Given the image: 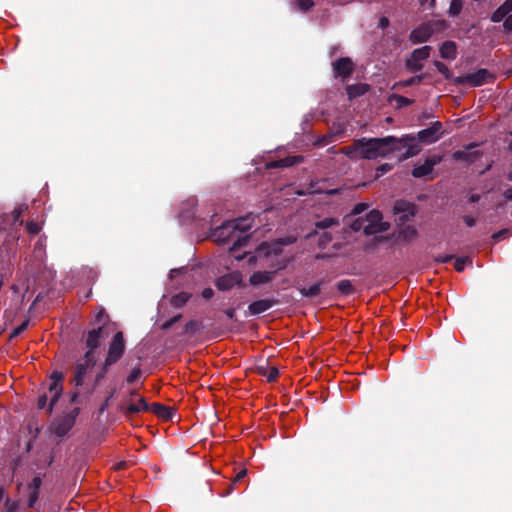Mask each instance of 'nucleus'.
<instances>
[{
  "label": "nucleus",
  "instance_id": "obj_44",
  "mask_svg": "<svg viewBox=\"0 0 512 512\" xmlns=\"http://www.w3.org/2000/svg\"><path fill=\"white\" fill-rule=\"evenodd\" d=\"M400 235L405 239V240H410V239H413L416 237L417 235V230L414 226H411V225H408V226H405L401 232H400Z\"/></svg>",
  "mask_w": 512,
  "mask_h": 512
},
{
  "label": "nucleus",
  "instance_id": "obj_16",
  "mask_svg": "<svg viewBox=\"0 0 512 512\" xmlns=\"http://www.w3.org/2000/svg\"><path fill=\"white\" fill-rule=\"evenodd\" d=\"M431 36L432 30H430V27L426 22L414 28L410 33L409 39L413 44H418L428 41Z\"/></svg>",
  "mask_w": 512,
  "mask_h": 512
},
{
  "label": "nucleus",
  "instance_id": "obj_15",
  "mask_svg": "<svg viewBox=\"0 0 512 512\" xmlns=\"http://www.w3.org/2000/svg\"><path fill=\"white\" fill-rule=\"evenodd\" d=\"M333 71L335 77L345 79L349 77L354 70V63L349 57H341L333 62Z\"/></svg>",
  "mask_w": 512,
  "mask_h": 512
},
{
  "label": "nucleus",
  "instance_id": "obj_7",
  "mask_svg": "<svg viewBox=\"0 0 512 512\" xmlns=\"http://www.w3.org/2000/svg\"><path fill=\"white\" fill-rule=\"evenodd\" d=\"M125 348L124 334L122 331H118L109 343L105 360L112 364H116L124 355Z\"/></svg>",
  "mask_w": 512,
  "mask_h": 512
},
{
  "label": "nucleus",
  "instance_id": "obj_38",
  "mask_svg": "<svg viewBox=\"0 0 512 512\" xmlns=\"http://www.w3.org/2000/svg\"><path fill=\"white\" fill-rule=\"evenodd\" d=\"M405 67L409 72L415 73L423 69V64L421 61H416L410 56L405 62Z\"/></svg>",
  "mask_w": 512,
  "mask_h": 512
},
{
  "label": "nucleus",
  "instance_id": "obj_33",
  "mask_svg": "<svg viewBox=\"0 0 512 512\" xmlns=\"http://www.w3.org/2000/svg\"><path fill=\"white\" fill-rule=\"evenodd\" d=\"M427 24L429 25L430 30H432V35L434 33L443 32L449 27V23L444 19L432 20L427 22Z\"/></svg>",
  "mask_w": 512,
  "mask_h": 512
},
{
  "label": "nucleus",
  "instance_id": "obj_20",
  "mask_svg": "<svg viewBox=\"0 0 512 512\" xmlns=\"http://www.w3.org/2000/svg\"><path fill=\"white\" fill-rule=\"evenodd\" d=\"M149 411L153 412L156 416L165 421L171 420L175 415V411L173 408L161 403L149 404Z\"/></svg>",
  "mask_w": 512,
  "mask_h": 512
},
{
  "label": "nucleus",
  "instance_id": "obj_27",
  "mask_svg": "<svg viewBox=\"0 0 512 512\" xmlns=\"http://www.w3.org/2000/svg\"><path fill=\"white\" fill-rule=\"evenodd\" d=\"M191 293L182 291L173 295L170 299V304L175 308L183 307L191 298Z\"/></svg>",
  "mask_w": 512,
  "mask_h": 512
},
{
  "label": "nucleus",
  "instance_id": "obj_22",
  "mask_svg": "<svg viewBox=\"0 0 512 512\" xmlns=\"http://www.w3.org/2000/svg\"><path fill=\"white\" fill-rule=\"evenodd\" d=\"M147 411H149V404L144 397H140L137 403H130L123 409V413L126 417Z\"/></svg>",
  "mask_w": 512,
  "mask_h": 512
},
{
  "label": "nucleus",
  "instance_id": "obj_36",
  "mask_svg": "<svg viewBox=\"0 0 512 512\" xmlns=\"http://www.w3.org/2000/svg\"><path fill=\"white\" fill-rule=\"evenodd\" d=\"M389 101L390 102H393V101L396 102L397 108L407 107V106H409V105H411L413 103L412 99H409L407 97H404V96L398 95V94H392L389 97Z\"/></svg>",
  "mask_w": 512,
  "mask_h": 512
},
{
  "label": "nucleus",
  "instance_id": "obj_31",
  "mask_svg": "<svg viewBox=\"0 0 512 512\" xmlns=\"http://www.w3.org/2000/svg\"><path fill=\"white\" fill-rule=\"evenodd\" d=\"M431 50L432 47L426 45L421 48L413 50L410 56L414 58V60L422 62L423 60H426L430 56Z\"/></svg>",
  "mask_w": 512,
  "mask_h": 512
},
{
  "label": "nucleus",
  "instance_id": "obj_40",
  "mask_svg": "<svg viewBox=\"0 0 512 512\" xmlns=\"http://www.w3.org/2000/svg\"><path fill=\"white\" fill-rule=\"evenodd\" d=\"M27 208L28 207L26 205H20V206L16 207L11 212L12 224H16V223H19L20 225L23 224V220L21 219V216L24 213V211L27 210Z\"/></svg>",
  "mask_w": 512,
  "mask_h": 512
},
{
  "label": "nucleus",
  "instance_id": "obj_19",
  "mask_svg": "<svg viewBox=\"0 0 512 512\" xmlns=\"http://www.w3.org/2000/svg\"><path fill=\"white\" fill-rule=\"evenodd\" d=\"M277 271H256L254 272L250 278L249 283L252 286H259L261 284H266L271 282L276 275Z\"/></svg>",
  "mask_w": 512,
  "mask_h": 512
},
{
  "label": "nucleus",
  "instance_id": "obj_59",
  "mask_svg": "<svg viewBox=\"0 0 512 512\" xmlns=\"http://www.w3.org/2000/svg\"><path fill=\"white\" fill-rule=\"evenodd\" d=\"M47 400H48V397L45 393L43 395L39 396L38 401H37V408L44 409L47 405Z\"/></svg>",
  "mask_w": 512,
  "mask_h": 512
},
{
  "label": "nucleus",
  "instance_id": "obj_35",
  "mask_svg": "<svg viewBox=\"0 0 512 512\" xmlns=\"http://www.w3.org/2000/svg\"><path fill=\"white\" fill-rule=\"evenodd\" d=\"M338 225H339V220L337 218L327 217V218H324L323 220L317 221L315 223V228L320 229V230H325L330 227L338 226Z\"/></svg>",
  "mask_w": 512,
  "mask_h": 512
},
{
  "label": "nucleus",
  "instance_id": "obj_21",
  "mask_svg": "<svg viewBox=\"0 0 512 512\" xmlns=\"http://www.w3.org/2000/svg\"><path fill=\"white\" fill-rule=\"evenodd\" d=\"M512 11V0H505L504 3L499 6L491 15L490 20L493 23H499L507 16L511 15Z\"/></svg>",
  "mask_w": 512,
  "mask_h": 512
},
{
  "label": "nucleus",
  "instance_id": "obj_11",
  "mask_svg": "<svg viewBox=\"0 0 512 512\" xmlns=\"http://www.w3.org/2000/svg\"><path fill=\"white\" fill-rule=\"evenodd\" d=\"M394 214L399 215L398 221L404 224L410 221L416 214V206L406 200H397L393 206Z\"/></svg>",
  "mask_w": 512,
  "mask_h": 512
},
{
  "label": "nucleus",
  "instance_id": "obj_18",
  "mask_svg": "<svg viewBox=\"0 0 512 512\" xmlns=\"http://www.w3.org/2000/svg\"><path fill=\"white\" fill-rule=\"evenodd\" d=\"M276 302L277 301L274 299L257 300L249 304L248 310L251 315H259L273 307L276 304Z\"/></svg>",
  "mask_w": 512,
  "mask_h": 512
},
{
  "label": "nucleus",
  "instance_id": "obj_46",
  "mask_svg": "<svg viewBox=\"0 0 512 512\" xmlns=\"http://www.w3.org/2000/svg\"><path fill=\"white\" fill-rule=\"evenodd\" d=\"M466 263H472L469 257H457L454 263L455 270L462 272Z\"/></svg>",
  "mask_w": 512,
  "mask_h": 512
},
{
  "label": "nucleus",
  "instance_id": "obj_24",
  "mask_svg": "<svg viewBox=\"0 0 512 512\" xmlns=\"http://www.w3.org/2000/svg\"><path fill=\"white\" fill-rule=\"evenodd\" d=\"M347 96L350 100L360 97L368 92L369 85L364 83H357L352 85H347L346 88Z\"/></svg>",
  "mask_w": 512,
  "mask_h": 512
},
{
  "label": "nucleus",
  "instance_id": "obj_23",
  "mask_svg": "<svg viewBox=\"0 0 512 512\" xmlns=\"http://www.w3.org/2000/svg\"><path fill=\"white\" fill-rule=\"evenodd\" d=\"M439 52L443 59L454 60L457 57V45L454 41L447 40L442 43Z\"/></svg>",
  "mask_w": 512,
  "mask_h": 512
},
{
  "label": "nucleus",
  "instance_id": "obj_51",
  "mask_svg": "<svg viewBox=\"0 0 512 512\" xmlns=\"http://www.w3.org/2000/svg\"><path fill=\"white\" fill-rule=\"evenodd\" d=\"M246 475H247V470L246 469L240 470L237 473V475L235 476L233 482L229 485L228 490H227V494H230L233 491V489H234V484L236 482H239L240 480H242Z\"/></svg>",
  "mask_w": 512,
  "mask_h": 512
},
{
  "label": "nucleus",
  "instance_id": "obj_5",
  "mask_svg": "<svg viewBox=\"0 0 512 512\" xmlns=\"http://www.w3.org/2000/svg\"><path fill=\"white\" fill-rule=\"evenodd\" d=\"M80 414V408L75 407L63 416L56 418L51 424V430L57 437H64L73 428Z\"/></svg>",
  "mask_w": 512,
  "mask_h": 512
},
{
  "label": "nucleus",
  "instance_id": "obj_34",
  "mask_svg": "<svg viewBox=\"0 0 512 512\" xmlns=\"http://www.w3.org/2000/svg\"><path fill=\"white\" fill-rule=\"evenodd\" d=\"M383 216L379 210L373 209L367 213L365 220L369 223H374L378 225H389L387 222L382 221Z\"/></svg>",
  "mask_w": 512,
  "mask_h": 512
},
{
  "label": "nucleus",
  "instance_id": "obj_62",
  "mask_svg": "<svg viewBox=\"0 0 512 512\" xmlns=\"http://www.w3.org/2000/svg\"><path fill=\"white\" fill-rule=\"evenodd\" d=\"M346 155L350 158H359L358 154L354 151V143L351 146L345 148Z\"/></svg>",
  "mask_w": 512,
  "mask_h": 512
},
{
  "label": "nucleus",
  "instance_id": "obj_17",
  "mask_svg": "<svg viewBox=\"0 0 512 512\" xmlns=\"http://www.w3.org/2000/svg\"><path fill=\"white\" fill-rule=\"evenodd\" d=\"M42 476L37 475L35 476L31 482L27 484V488L30 491L29 499H28V507L33 508L36 504V502L39 499V490L42 486Z\"/></svg>",
  "mask_w": 512,
  "mask_h": 512
},
{
  "label": "nucleus",
  "instance_id": "obj_26",
  "mask_svg": "<svg viewBox=\"0 0 512 512\" xmlns=\"http://www.w3.org/2000/svg\"><path fill=\"white\" fill-rule=\"evenodd\" d=\"M300 161V157L294 156V157H286L283 159H279L276 161H272L267 164L268 168H285L290 167Z\"/></svg>",
  "mask_w": 512,
  "mask_h": 512
},
{
  "label": "nucleus",
  "instance_id": "obj_45",
  "mask_svg": "<svg viewBox=\"0 0 512 512\" xmlns=\"http://www.w3.org/2000/svg\"><path fill=\"white\" fill-rule=\"evenodd\" d=\"M29 322L30 320L27 318L25 319L19 326H17L16 328H14L10 334V338H16L18 337L22 332H24L28 325H29Z\"/></svg>",
  "mask_w": 512,
  "mask_h": 512
},
{
  "label": "nucleus",
  "instance_id": "obj_47",
  "mask_svg": "<svg viewBox=\"0 0 512 512\" xmlns=\"http://www.w3.org/2000/svg\"><path fill=\"white\" fill-rule=\"evenodd\" d=\"M142 374V370L140 367H135L132 369L130 374L127 376L126 381L128 384L134 383Z\"/></svg>",
  "mask_w": 512,
  "mask_h": 512
},
{
  "label": "nucleus",
  "instance_id": "obj_64",
  "mask_svg": "<svg viewBox=\"0 0 512 512\" xmlns=\"http://www.w3.org/2000/svg\"><path fill=\"white\" fill-rule=\"evenodd\" d=\"M214 295V291L211 288H205L202 291V297L205 299H211Z\"/></svg>",
  "mask_w": 512,
  "mask_h": 512
},
{
  "label": "nucleus",
  "instance_id": "obj_48",
  "mask_svg": "<svg viewBox=\"0 0 512 512\" xmlns=\"http://www.w3.org/2000/svg\"><path fill=\"white\" fill-rule=\"evenodd\" d=\"M393 169V165L390 163H384L377 167L376 178H379Z\"/></svg>",
  "mask_w": 512,
  "mask_h": 512
},
{
  "label": "nucleus",
  "instance_id": "obj_12",
  "mask_svg": "<svg viewBox=\"0 0 512 512\" xmlns=\"http://www.w3.org/2000/svg\"><path fill=\"white\" fill-rule=\"evenodd\" d=\"M477 143H470L463 150H457L453 153V159L455 161H462L466 163H474L476 162L481 156L482 153L478 150H473L475 147H477Z\"/></svg>",
  "mask_w": 512,
  "mask_h": 512
},
{
  "label": "nucleus",
  "instance_id": "obj_54",
  "mask_svg": "<svg viewBox=\"0 0 512 512\" xmlns=\"http://www.w3.org/2000/svg\"><path fill=\"white\" fill-rule=\"evenodd\" d=\"M508 234H509L508 229H501L492 235V239L494 241L498 242V241H501L502 239H504L505 237H507Z\"/></svg>",
  "mask_w": 512,
  "mask_h": 512
},
{
  "label": "nucleus",
  "instance_id": "obj_39",
  "mask_svg": "<svg viewBox=\"0 0 512 512\" xmlns=\"http://www.w3.org/2000/svg\"><path fill=\"white\" fill-rule=\"evenodd\" d=\"M462 8H463V0H451L448 14L451 17H456L461 13Z\"/></svg>",
  "mask_w": 512,
  "mask_h": 512
},
{
  "label": "nucleus",
  "instance_id": "obj_58",
  "mask_svg": "<svg viewBox=\"0 0 512 512\" xmlns=\"http://www.w3.org/2000/svg\"><path fill=\"white\" fill-rule=\"evenodd\" d=\"M503 20H504V22H503L504 31L507 33L512 32V15L507 16Z\"/></svg>",
  "mask_w": 512,
  "mask_h": 512
},
{
  "label": "nucleus",
  "instance_id": "obj_53",
  "mask_svg": "<svg viewBox=\"0 0 512 512\" xmlns=\"http://www.w3.org/2000/svg\"><path fill=\"white\" fill-rule=\"evenodd\" d=\"M279 376V370L276 367H269L268 372L266 374V379L268 382H274L277 380Z\"/></svg>",
  "mask_w": 512,
  "mask_h": 512
},
{
  "label": "nucleus",
  "instance_id": "obj_43",
  "mask_svg": "<svg viewBox=\"0 0 512 512\" xmlns=\"http://www.w3.org/2000/svg\"><path fill=\"white\" fill-rule=\"evenodd\" d=\"M332 240H333L332 233L325 231L319 237L318 246L321 249H325L328 247V245L331 243Z\"/></svg>",
  "mask_w": 512,
  "mask_h": 512
},
{
  "label": "nucleus",
  "instance_id": "obj_10",
  "mask_svg": "<svg viewBox=\"0 0 512 512\" xmlns=\"http://www.w3.org/2000/svg\"><path fill=\"white\" fill-rule=\"evenodd\" d=\"M442 128V123L440 121H435L430 127L420 130L417 134V139L423 144L435 143L442 135Z\"/></svg>",
  "mask_w": 512,
  "mask_h": 512
},
{
  "label": "nucleus",
  "instance_id": "obj_2",
  "mask_svg": "<svg viewBox=\"0 0 512 512\" xmlns=\"http://www.w3.org/2000/svg\"><path fill=\"white\" fill-rule=\"evenodd\" d=\"M401 148V143L394 136L383 138H366L354 140V151L360 159L373 160L379 157L388 158Z\"/></svg>",
  "mask_w": 512,
  "mask_h": 512
},
{
  "label": "nucleus",
  "instance_id": "obj_57",
  "mask_svg": "<svg viewBox=\"0 0 512 512\" xmlns=\"http://www.w3.org/2000/svg\"><path fill=\"white\" fill-rule=\"evenodd\" d=\"M115 390H112L110 394L106 397L103 403L100 405L99 412L103 413L109 406V402L111 398L114 396Z\"/></svg>",
  "mask_w": 512,
  "mask_h": 512
},
{
  "label": "nucleus",
  "instance_id": "obj_14",
  "mask_svg": "<svg viewBox=\"0 0 512 512\" xmlns=\"http://www.w3.org/2000/svg\"><path fill=\"white\" fill-rule=\"evenodd\" d=\"M242 282V275L240 272L235 271L228 273L216 279L215 286L220 291H228L233 287L240 285Z\"/></svg>",
  "mask_w": 512,
  "mask_h": 512
},
{
  "label": "nucleus",
  "instance_id": "obj_8",
  "mask_svg": "<svg viewBox=\"0 0 512 512\" xmlns=\"http://www.w3.org/2000/svg\"><path fill=\"white\" fill-rule=\"evenodd\" d=\"M64 379V374L61 371H53L50 376V385H49V392L52 393L49 405L47 407L48 414H52L54 410L55 404L59 401L62 392H63V385L62 380Z\"/></svg>",
  "mask_w": 512,
  "mask_h": 512
},
{
  "label": "nucleus",
  "instance_id": "obj_32",
  "mask_svg": "<svg viewBox=\"0 0 512 512\" xmlns=\"http://www.w3.org/2000/svg\"><path fill=\"white\" fill-rule=\"evenodd\" d=\"M388 228H389V225H378V224L367 222V224L364 226V234L366 236H370V235L384 232Z\"/></svg>",
  "mask_w": 512,
  "mask_h": 512
},
{
  "label": "nucleus",
  "instance_id": "obj_37",
  "mask_svg": "<svg viewBox=\"0 0 512 512\" xmlns=\"http://www.w3.org/2000/svg\"><path fill=\"white\" fill-rule=\"evenodd\" d=\"M200 322L197 320L188 321L183 327V334H196L200 331Z\"/></svg>",
  "mask_w": 512,
  "mask_h": 512
},
{
  "label": "nucleus",
  "instance_id": "obj_1",
  "mask_svg": "<svg viewBox=\"0 0 512 512\" xmlns=\"http://www.w3.org/2000/svg\"><path fill=\"white\" fill-rule=\"evenodd\" d=\"M246 218H237L224 222L212 231V237L219 244H230V251H236L247 245L250 235L247 231L251 224Z\"/></svg>",
  "mask_w": 512,
  "mask_h": 512
},
{
  "label": "nucleus",
  "instance_id": "obj_50",
  "mask_svg": "<svg viewBox=\"0 0 512 512\" xmlns=\"http://www.w3.org/2000/svg\"><path fill=\"white\" fill-rule=\"evenodd\" d=\"M366 222L365 218H362V217H359L357 219H355L351 224H350V228L352 231L354 232H358L360 231L361 229L364 230V223Z\"/></svg>",
  "mask_w": 512,
  "mask_h": 512
},
{
  "label": "nucleus",
  "instance_id": "obj_56",
  "mask_svg": "<svg viewBox=\"0 0 512 512\" xmlns=\"http://www.w3.org/2000/svg\"><path fill=\"white\" fill-rule=\"evenodd\" d=\"M367 208H368V205L366 203H358L353 207L351 214L359 215L362 212H364Z\"/></svg>",
  "mask_w": 512,
  "mask_h": 512
},
{
  "label": "nucleus",
  "instance_id": "obj_3",
  "mask_svg": "<svg viewBox=\"0 0 512 512\" xmlns=\"http://www.w3.org/2000/svg\"><path fill=\"white\" fill-rule=\"evenodd\" d=\"M96 363V354L85 352L84 355L74 364L71 383L74 384L75 387L83 386L85 377L92 371Z\"/></svg>",
  "mask_w": 512,
  "mask_h": 512
},
{
  "label": "nucleus",
  "instance_id": "obj_52",
  "mask_svg": "<svg viewBox=\"0 0 512 512\" xmlns=\"http://www.w3.org/2000/svg\"><path fill=\"white\" fill-rule=\"evenodd\" d=\"M40 229L41 228H40L39 224L34 221H29L26 224V230L31 235L38 234L40 232Z\"/></svg>",
  "mask_w": 512,
  "mask_h": 512
},
{
  "label": "nucleus",
  "instance_id": "obj_29",
  "mask_svg": "<svg viewBox=\"0 0 512 512\" xmlns=\"http://www.w3.org/2000/svg\"><path fill=\"white\" fill-rule=\"evenodd\" d=\"M427 77H429L428 73H422V74H419V75H415V76H412V77H410V78H408L406 80H402V81L397 82L394 85V88L397 87V86L409 87V86H413V85H418V84H421L423 82V80L426 79Z\"/></svg>",
  "mask_w": 512,
  "mask_h": 512
},
{
  "label": "nucleus",
  "instance_id": "obj_6",
  "mask_svg": "<svg viewBox=\"0 0 512 512\" xmlns=\"http://www.w3.org/2000/svg\"><path fill=\"white\" fill-rule=\"evenodd\" d=\"M494 76L487 69L480 68L473 73L458 76L453 79L457 85H468L471 87L482 86L483 84L493 80Z\"/></svg>",
  "mask_w": 512,
  "mask_h": 512
},
{
  "label": "nucleus",
  "instance_id": "obj_49",
  "mask_svg": "<svg viewBox=\"0 0 512 512\" xmlns=\"http://www.w3.org/2000/svg\"><path fill=\"white\" fill-rule=\"evenodd\" d=\"M182 318V314H177L175 316H173L172 318H170L169 320L165 321L162 325H161V329L166 331V330H169L175 323H177L180 319Z\"/></svg>",
  "mask_w": 512,
  "mask_h": 512
},
{
  "label": "nucleus",
  "instance_id": "obj_61",
  "mask_svg": "<svg viewBox=\"0 0 512 512\" xmlns=\"http://www.w3.org/2000/svg\"><path fill=\"white\" fill-rule=\"evenodd\" d=\"M463 221L468 227H473L476 224V219L470 215H464Z\"/></svg>",
  "mask_w": 512,
  "mask_h": 512
},
{
  "label": "nucleus",
  "instance_id": "obj_25",
  "mask_svg": "<svg viewBox=\"0 0 512 512\" xmlns=\"http://www.w3.org/2000/svg\"><path fill=\"white\" fill-rule=\"evenodd\" d=\"M112 365H113L112 363H110L109 361L104 359L103 363L100 365L99 370L97 371V373L95 375L93 388L89 391L90 394L93 393L94 388L102 380L105 379V377H106L107 373L109 372V369Z\"/></svg>",
  "mask_w": 512,
  "mask_h": 512
},
{
  "label": "nucleus",
  "instance_id": "obj_9",
  "mask_svg": "<svg viewBox=\"0 0 512 512\" xmlns=\"http://www.w3.org/2000/svg\"><path fill=\"white\" fill-rule=\"evenodd\" d=\"M398 141L401 143V148L397 149L395 153H400L397 156L399 162L411 158L421 151L419 143L415 142V137L413 136L406 135L402 138H398Z\"/></svg>",
  "mask_w": 512,
  "mask_h": 512
},
{
  "label": "nucleus",
  "instance_id": "obj_28",
  "mask_svg": "<svg viewBox=\"0 0 512 512\" xmlns=\"http://www.w3.org/2000/svg\"><path fill=\"white\" fill-rule=\"evenodd\" d=\"M337 291L341 296H349L355 292V287L351 280L343 279L336 285Z\"/></svg>",
  "mask_w": 512,
  "mask_h": 512
},
{
  "label": "nucleus",
  "instance_id": "obj_13",
  "mask_svg": "<svg viewBox=\"0 0 512 512\" xmlns=\"http://www.w3.org/2000/svg\"><path fill=\"white\" fill-rule=\"evenodd\" d=\"M442 161V156L440 155H433L430 157H427L423 164L416 165L412 170V176L414 178H423L427 175H429L432 171L434 166L439 164Z\"/></svg>",
  "mask_w": 512,
  "mask_h": 512
},
{
  "label": "nucleus",
  "instance_id": "obj_41",
  "mask_svg": "<svg viewBox=\"0 0 512 512\" xmlns=\"http://www.w3.org/2000/svg\"><path fill=\"white\" fill-rule=\"evenodd\" d=\"M294 4L297 7V9L301 12H308L315 5L313 0H295Z\"/></svg>",
  "mask_w": 512,
  "mask_h": 512
},
{
  "label": "nucleus",
  "instance_id": "obj_63",
  "mask_svg": "<svg viewBox=\"0 0 512 512\" xmlns=\"http://www.w3.org/2000/svg\"><path fill=\"white\" fill-rule=\"evenodd\" d=\"M268 369H269V367H268V365H267V364H263V365H258V366H257V372H258V374H259V375H261V376H264V377H266V374H267V372H268Z\"/></svg>",
  "mask_w": 512,
  "mask_h": 512
},
{
  "label": "nucleus",
  "instance_id": "obj_55",
  "mask_svg": "<svg viewBox=\"0 0 512 512\" xmlns=\"http://www.w3.org/2000/svg\"><path fill=\"white\" fill-rule=\"evenodd\" d=\"M296 241H297L296 237H294V236H287V237L279 238L277 240V243L282 245V246H287V245H291V244L295 243Z\"/></svg>",
  "mask_w": 512,
  "mask_h": 512
},
{
  "label": "nucleus",
  "instance_id": "obj_42",
  "mask_svg": "<svg viewBox=\"0 0 512 512\" xmlns=\"http://www.w3.org/2000/svg\"><path fill=\"white\" fill-rule=\"evenodd\" d=\"M434 66L436 67V69L438 70V72H440L445 79L447 80H450L452 79L453 77V74L452 72L449 70V68L447 67L446 64H444L443 62L441 61H434Z\"/></svg>",
  "mask_w": 512,
  "mask_h": 512
},
{
  "label": "nucleus",
  "instance_id": "obj_60",
  "mask_svg": "<svg viewBox=\"0 0 512 512\" xmlns=\"http://www.w3.org/2000/svg\"><path fill=\"white\" fill-rule=\"evenodd\" d=\"M454 258L453 255H439L435 258L438 263H448Z\"/></svg>",
  "mask_w": 512,
  "mask_h": 512
},
{
  "label": "nucleus",
  "instance_id": "obj_4",
  "mask_svg": "<svg viewBox=\"0 0 512 512\" xmlns=\"http://www.w3.org/2000/svg\"><path fill=\"white\" fill-rule=\"evenodd\" d=\"M95 321L99 324V326L88 331L85 339V344L87 347L86 352L95 353V350L100 345V338L103 332V328L109 321V316L104 309L97 313Z\"/></svg>",
  "mask_w": 512,
  "mask_h": 512
},
{
  "label": "nucleus",
  "instance_id": "obj_30",
  "mask_svg": "<svg viewBox=\"0 0 512 512\" xmlns=\"http://www.w3.org/2000/svg\"><path fill=\"white\" fill-rule=\"evenodd\" d=\"M298 290L303 297L309 299H314L321 294L320 284H316V282L308 288L302 287L299 288Z\"/></svg>",
  "mask_w": 512,
  "mask_h": 512
}]
</instances>
